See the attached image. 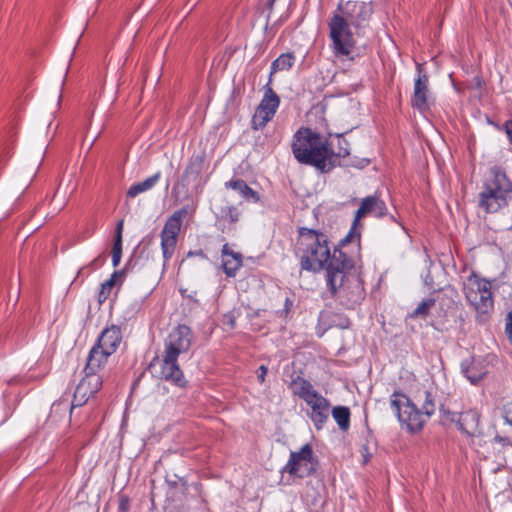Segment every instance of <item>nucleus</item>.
Here are the masks:
<instances>
[{
	"mask_svg": "<svg viewBox=\"0 0 512 512\" xmlns=\"http://www.w3.org/2000/svg\"><path fill=\"white\" fill-rule=\"evenodd\" d=\"M180 293L183 297L185 298H188L189 300L193 301V302H198L197 299L195 298L197 292L194 291L190 294H188V289H180Z\"/></svg>",
	"mask_w": 512,
	"mask_h": 512,
	"instance_id": "40",
	"label": "nucleus"
},
{
	"mask_svg": "<svg viewBox=\"0 0 512 512\" xmlns=\"http://www.w3.org/2000/svg\"><path fill=\"white\" fill-rule=\"evenodd\" d=\"M462 371H463L464 375L467 377V379L473 384L478 383L483 378L482 374L474 373L472 367H466V368L463 367Z\"/></svg>",
	"mask_w": 512,
	"mask_h": 512,
	"instance_id": "34",
	"label": "nucleus"
},
{
	"mask_svg": "<svg viewBox=\"0 0 512 512\" xmlns=\"http://www.w3.org/2000/svg\"><path fill=\"white\" fill-rule=\"evenodd\" d=\"M368 461V456H365L364 462Z\"/></svg>",
	"mask_w": 512,
	"mask_h": 512,
	"instance_id": "48",
	"label": "nucleus"
},
{
	"mask_svg": "<svg viewBox=\"0 0 512 512\" xmlns=\"http://www.w3.org/2000/svg\"><path fill=\"white\" fill-rule=\"evenodd\" d=\"M353 267L354 261L346 253H337L327 269V286L346 309H355L365 298L361 279L349 274Z\"/></svg>",
	"mask_w": 512,
	"mask_h": 512,
	"instance_id": "1",
	"label": "nucleus"
},
{
	"mask_svg": "<svg viewBox=\"0 0 512 512\" xmlns=\"http://www.w3.org/2000/svg\"><path fill=\"white\" fill-rule=\"evenodd\" d=\"M106 261V257L101 254L98 257H96L94 260L91 261L89 266L92 268V270H96L100 268Z\"/></svg>",
	"mask_w": 512,
	"mask_h": 512,
	"instance_id": "36",
	"label": "nucleus"
},
{
	"mask_svg": "<svg viewBox=\"0 0 512 512\" xmlns=\"http://www.w3.org/2000/svg\"><path fill=\"white\" fill-rule=\"evenodd\" d=\"M222 268L227 277H235L237 271L242 267L243 257L239 252L229 248L226 243L221 250Z\"/></svg>",
	"mask_w": 512,
	"mask_h": 512,
	"instance_id": "18",
	"label": "nucleus"
},
{
	"mask_svg": "<svg viewBox=\"0 0 512 512\" xmlns=\"http://www.w3.org/2000/svg\"><path fill=\"white\" fill-rule=\"evenodd\" d=\"M475 81H476V85H477V87H480V86H481V84H482V82H481L480 78H479V77H475Z\"/></svg>",
	"mask_w": 512,
	"mask_h": 512,
	"instance_id": "43",
	"label": "nucleus"
},
{
	"mask_svg": "<svg viewBox=\"0 0 512 512\" xmlns=\"http://www.w3.org/2000/svg\"><path fill=\"white\" fill-rule=\"evenodd\" d=\"M122 230L123 221L117 224L115 240L112 248V264L117 267L121 261L122 256Z\"/></svg>",
	"mask_w": 512,
	"mask_h": 512,
	"instance_id": "29",
	"label": "nucleus"
},
{
	"mask_svg": "<svg viewBox=\"0 0 512 512\" xmlns=\"http://www.w3.org/2000/svg\"><path fill=\"white\" fill-rule=\"evenodd\" d=\"M435 411V403L432 394L429 391H424V402L422 404V415L426 416V421L431 417Z\"/></svg>",
	"mask_w": 512,
	"mask_h": 512,
	"instance_id": "33",
	"label": "nucleus"
},
{
	"mask_svg": "<svg viewBox=\"0 0 512 512\" xmlns=\"http://www.w3.org/2000/svg\"><path fill=\"white\" fill-rule=\"evenodd\" d=\"M328 26L334 55L337 57H348L352 53L355 45L351 31V23L343 19L337 13H334Z\"/></svg>",
	"mask_w": 512,
	"mask_h": 512,
	"instance_id": "8",
	"label": "nucleus"
},
{
	"mask_svg": "<svg viewBox=\"0 0 512 512\" xmlns=\"http://www.w3.org/2000/svg\"><path fill=\"white\" fill-rule=\"evenodd\" d=\"M111 355L112 354L109 351L94 344L87 357L84 372L98 374L99 370L105 366L109 356Z\"/></svg>",
	"mask_w": 512,
	"mask_h": 512,
	"instance_id": "19",
	"label": "nucleus"
},
{
	"mask_svg": "<svg viewBox=\"0 0 512 512\" xmlns=\"http://www.w3.org/2000/svg\"><path fill=\"white\" fill-rule=\"evenodd\" d=\"M512 195V182L500 166L490 169V177L485 180L479 193L478 205L486 213H495L508 205Z\"/></svg>",
	"mask_w": 512,
	"mask_h": 512,
	"instance_id": "4",
	"label": "nucleus"
},
{
	"mask_svg": "<svg viewBox=\"0 0 512 512\" xmlns=\"http://www.w3.org/2000/svg\"><path fill=\"white\" fill-rule=\"evenodd\" d=\"M216 216L222 232H226L232 228L230 226L226 227L225 223H236L239 220V211L234 206H226L222 207Z\"/></svg>",
	"mask_w": 512,
	"mask_h": 512,
	"instance_id": "23",
	"label": "nucleus"
},
{
	"mask_svg": "<svg viewBox=\"0 0 512 512\" xmlns=\"http://www.w3.org/2000/svg\"><path fill=\"white\" fill-rule=\"evenodd\" d=\"M368 461V456H365L364 462Z\"/></svg>",
	"mask_w": 512,
	"mask_h": 512,
	"instance_id": "49",
	"label": "nucleus"
},
{
	"mask_svg": "<svg viewBox=\"0 0 512 512\" xmlns=\"http://www.w3.org/2000/svg\"><path fill=\"white\" fill-rule=\"evenodd\" d=\"M291 389L293 394L298 396L304 402L318 393L310 381L300 376L292 380Z\"/></svg>",
	"mask_w": 512,
	"mask_h": 512,
	"instance_id": "21",
	"label": "nucleus"
},
{
	"mask_svg": "<svg viewBox=\"0 0 512 512\" xmlns=\"http://www.w3.org/2000/svg\"><path fill=\"white\" fill-rule=\"evenodd\" d=\"M150 368L156 377L168 381L181 388L186 386L187 382L184 378L182 370L179 367L178 357L163 353L161 359L159 357H155L151 361Z\"/></svg>",
	"mask_w": 512,
	"mask_h": 512,
	"instance_id": "11",
	"label": "nucleus"
},
{
	"mask_svg": "<svg viewBox=\"0 0 512 512\" xmlns=\"http://www.w3.org/2000/svg\"><path fill=\"white\" fill-rule=\"evenodd\" d=\"M505 329L506 332L512 334V311L507 316Z\"/></svg>",
	"mask_w": 512,
	"mask_h": 512,
	"instance_id": "41",
	"label": "nucleus"
},
{
	"mask_svg": "<svg viewBox=\"0 0 512 512\" xmlns=\"http://www.w3.org/2000/svg\"><path fill=\"white\" fill-rule=\"evenodd\" d=\"M390 403L399 422L408 432L416 433L422 430L426 416L422 415L421 410L405 394L394 392Z\"/></svg>",
	"mask_w": 512,
	"mask_h": 512,
	"instance_id": "6",
	"label": "nucleus"
},
{
	"mask_svg": "<svg viewBox=\"0 0 512 512\" xmlns=\"http://www.w3.org/2000/svg\"><path fill=\"white\" fill-rule=\"evenodd\" d=\"M331 413L340 430L346 432L350 428V409L346 406H336Z\"/></svg>",
	"mask_w": 512,
	"mask_h": 512,
	"instance_id": "26",
	"label": "nucleus"
},
{
	"mask_svg": "<svg viewBox=\"0 0 512 512\" xmlns=\"http://www.w3.org/2000/svg\"><path fill=\"white\" fill-rule=\"evenodd\" d=\"M372 12L371 4L352 0L340 2L335 11V13L351 23L355 28L362 27L369 20Z\"/></svg>",
	"mask_w": 512,
	"mask_h": 512,
	"instance_id": "12",
	"label": "nucleus"
},
{
	"mask_svg": "<svg viewBox=\"0 0 512 512\" xmlns=\"http://www.w3.org/2000/svg\"><path fill=\"white\" fill-rule=\"evenodd\" d=\"M339 150L337 152H334V156L337 157H346L350 154L348 149V143L344 138L337 137Z\"/></svg>",
	"mask_w": 512,
	"mask_h": 512,
	"instance_id": "35",
	"label": "nucleus"
},
{
	"mask_svg": "<svg viewBox=\"0 0 512 512\" xmlns=\"http://www.w3.org/2000/svg\"><path fill=\"white\" fill-rule=\"evenodd\" d=\"M62 406L64 407V410L68 409V404L63 402V401H61L59 403H54L52 405V411H58V410H60L62 408Z\"/></svg>",
	"mask_w": 512,
	"mask_h": 512,
	"instance_id": "42",
	"label": "nucleus"
},
{
	"mask_svg": "<svg viewBox=\"0 0 512 512\" xmlns=\"http://www.w3.org/2000/svg\"><path fill=\"white\" fill-rule=\"evenodd\" d=\"M130 508L129 499L126 496H122L119 502V511L128 512Z\"/></svg>",
	"mask_w": 512,
	"mask_h": 512,
	"instance_id": "37",
	"label": "nucleus"
},
{
	"mask_svg": "<svg viewBox=\"0 0 512 512\" xmlns=\"http://www.w3.org/2000/svg\"><path fill=\"white\" fill-rule=\"evenodd\" d=\"M84 374L75 389L70 412L74 407L83 406L102 387V377L99 374L88 372H84Z\"/></svg>",
	"mask_w": 512,
	"mask_h": 512,
	"instance_id": "14",
	"label": "nucleus"
},
{
	"mask_svg": "<svg viewBox=\"0 0 512 512\" xmlns=\"http://www.w3.org/2000/svg\"><path fill=\"white\" fill-rule=\"evenodd\" d=\"M124 277V271L122 270H119V271H115L111 277L106 280L102 285H101V290L99 292V296H98V299H99V302H104L108 296L110 295L111 293V290L112 288L116 285L117 283V280L119 278H123Z\"/></svg>",
	"mask_w": 512,
	"mask_h": 512,
	"instance_id": "30",
	"label": "nucleus"
},
{
	"mask_svg": "<svg viewBox=\"0 0 512 512\" xmlns=\"http://www.w3.org/2000/svg\"><path fill=\"white\" fill-rule=\"evenodd\" d=\"M225 187L238 192L247 201L252 200L256 202L259 200L257 192L249 187L242 179H231L225 183Z\"/></svg>",
	"mask_w": 512,
	"mask_h": 512,
	"instance_id": "22",
	"label": "nucleus"
},
{
	"mask_svg": "<svg viewBox=\"0 0 512 512\" xmlns=\"http://www.w3.org/2000/svg\"><path fill=\"white\" fill-rule=\"evenodd\" d=\"M434 305L435 300L433 298H427L417 306V308L410 314V317L424 319L429 315V312Z\"/></svg>",
	"mask_w": 512,
	"mask_h": 512,
	"instance_id": "32",
	"label": "nucleus"
},
{
	"mask_svg": "<svg viewBox=\"0 0 512 512\" xmlns=\"http://www.w3.org/2000/svg\"><path fill=\"white\" fill-rule=\"evenodd\" d=\"M160 178H161V172H157L154 175L145 179L144 181H141V182L131 185L127 191V197L135 198L139 194L149 191L158 183Z\"/></svg>",
	"mask_w": 512,
	"mask_h": 512,
	"instance_id": "24",
	"label": "nucleus"
},
{
	"mask_svg": "<svg viewBox=\"0 0 512 512\" xmlns=\"http://www.w3.org/2000/svg\"><path fill=\"white\" fill-rule=\"evenodd\" d=\"M504 130L510 143L512 144V120H507L504 123Z\"/></svg>",
	"mask_w": 512,
	"mask_h": 512,
	"instance_id": "39",
	"label": "nucleus"
},
{
	"mask_svg": "<svg viewBox=\"0 0 512 512\" xmlns=\"http://www.w3.org/2000/svg\"><path fill=\"white\" fill-rule=\"evenodd\" d=\"M496 440L499 441V442H504L505 441V438H502L500 436H496Z\"/></svg>",
	"mask_w": 512,
	"mask_h": 512,
	"instance_id": "44",
	"label": "nucleus"
},
{
	"mask_svg": "<svg viewBox=\"0 0 512 512\" xmlns=\"http://www.w3.org/2000/svg\"><path fill=\"white\" fill-rule=\"evenodd\" d=\"M505 421H506L508 424L512 425V422H511V421H509L507 418L505 419Z\"/></svg>",
	"mask_w": 512,
	"mask_h": 512,
	"instance_id": "45",
	"label": "nucleus"
},
{
	"mask_svg": "<svg viewBox=\"0 0 512 512\" xmlns=\"http://www.w3.org/2000/svg\"><path fill=\"white\" fill-rule=\"evenodd\" d=\"M188 214V206L175 211L165 222L161 231V249L165 261L171 259L174 254L178 235L181 230L182 220Z\"/></svg>",
	"mask_w": 512,
	"mask_h": 512,
	"instance_id": "10",
	"label": "nucleus"
},
{
	"mask_svg": "<svg viewBox=\"0 0 512 512\" xmlns=\"http://www.w3.org/2000/svg\"><path fill=\"white\" fill-rule=\"evenodd\" d=\"M317 461L314 458L313 449L310 444H305L299 451H291L289 460L281 469V473H288L291 476L305 478L316 471Z\"/></svg>",
	"mask_w": 512,
	"mask_h": 512,
	"instance_id": "9",
	"label": "nucleus"
},
{
	"mask_svg": "<svg viewBox=\"0 0 512 512\" xmlns=\"http://www.w3.org/2000/svg\"><path fill=\"white\" fill-rule=\"evenodd\" d=\"M280 104V99L278 95L273 91V89L269 86H266V90L264 96L258 105L264 111H268L271 114L275 115Z\"/></svg>",
	"mask_w": 512,
	"mask_h": 512,
	"instance_id": "25",
	"label": "nucleus"
},
{
	"mask_svg": "<svg viewBox=\"0 0 512 512\" xmlns=\"http://www.w3.org/2000/svg\"><path fill=\"white\" fill-rule=\"evenodd\" d=\"M122 341V332L119 326L110 325L106 327L99 335L95 345L109 351L111 354L115 353L118 346Z\"/></svg>",
	"mask_w": 512,
	"mask_h": 512,
	"instance_id": "17",
	"label": "nucleus"
},
{
	"mask_svg": "<svg viewBox=\"0 0 512 512\" xmlns=\"http://www.w3.org/2000/svg\"><path fill=\"white\" fill-rule=\"evenodd\" d=\"M387 214V206L385 202L377 195H370L361 200L360 206L355 212L354 220L351 225L350 231L340 242L341 246L347 243L357 242L360 246L361 228L360 220L368 215L382 218Z\"/></svg>",
	"mask_w": 512,
	"mask_h": 512,
	"instance_id": "7",
	"label": "nucleus"
},
{
	"mask_svg": "<svg viewBox=\"0 0 512 512\" xmlns=\"http://www.w3.org/2000/svg\"><path fill=\"white\" fill-rule=\"evenodd\" d=\"M274 117L273 114H271L268 111H264L261 108L257 107L253 117H252V128L254 130L261 129L266 126V124Z\"/></svg>",
	"mask_w": 512,
	"mask_h": 512,
	"instance_id": "31",
	"label": "nucleus"
},
{
	"mask_svg": "<svg viewBox=\"0 0 512 512\" xmlns=\"http://www.w3.org/2000/svg\"><path fill=\"white\" fill-rule=\"evenodd\" d=\"M203 162V157L199 155L193 156L190 159L189 164L184 171L183 178L187 181L197 179L200 173L202 172Z\"/></svg>",
	"mask_w": 512,
	"mask_h": 512,
	"instance_id": "27",
	"label": "nucleus"
},
{
	"mask_svg": "<svg viewBox=\"0 0 512 512\" xmlns=\"http://www.w3.org/2000/svg\"><path fill=\"white\" fill-rule=\"evenodd\" d=\"M192 341V331L187 325H178L168 335L164 344V353L179 357L189 350Z\"/></svg>",
	"mask_w": 512,
	"mask_h": 512,
	"instance_id": "13",
	"label": "nucleus"
},
{
	"mask_svg": "<svg viewBox=\"0 0 512 512\" xmlns=\"http://www.w3.org/2000/svg\"><path fill=\"white\" fill-rule=\"evenodd\" d=\"M295 62V56L293 53H283L277 59H275L271 64V74L279 72V71H287L290 70Z\"/></svg>",
	"mask_w": 512,
	"mask_h": 512,
	"instance_id": "28",
	"label": "nucleus"
},
{
	"mask_svg": "<svg viewBox=\"0 0 512 512\" xmlns=\"http://www.w3.org/2000/svg\"><path fill=\"white\" fill-rule=\"evenodd\" d=\"M491 281L472 272L464 284V294L469 304L477 313L479 321H486L494 309Z\"/></svg>",
	"mask_w": 512,
	"mask_h": 512,
	"instance_id": "5",
	"label": "nucleus"
},
{
	"mask_svg": "<svg viewBox=\"0 0 512 512\" xmlns=\"http://www.w3.org/2000/svg\"><path fill=\"white\" fill-rule=\"evenodd\" d=\"M310 411L308 417L313 423L316 430H321L329 420L330 402L327 398L322 396L319 392L312 398L307 399L305 402Z\"/></svg>",
	"mask_w": 512,
	"mask_h": 512,
	"instance_id": "15",
	"label": "nucleus"
},
{
	"mask_svg": "<svg viewBox=\"0 0 512 512\" xmlns=\"http://www.w3.org/2000/svg\"><path fill=\"white\" fill-rule=\"evenodd\" d=\"M268 368L264 365H261L257 370V377L260 383L265 381V376L267 375Z\"/></svg>",
	"mask_w": 512,
	"mask_h": 512,
	"instance_id": "38",
	"label": "nucleus"
},
{
	"mask_svg": "<svg viewBox=\"0 0 512 512\" xmlns=\"http://www.w3.org/2000/svg\"><path fill=\"white\" fill-rule=\"evenodd\" d=\"M418 77L414 83V93L412 97V106L420 111H424L428 108V96H429V78L426 73H422L420 65L417 66Z\"/></svg>",
	"mask_w": 512,
	"mask_h": 512,
	"instance_id": "16",
	"label": "nucleus"
},
{
	"mask_svg": "<svg viewBox=\"0 0 512 512\" xmlns=\"http://www.w3.org/2000/svg\"><path fill=\"white\" fill-rule=\"evenodd\" d=\"M298 232L295 253L302 270L314 273L323 269L327 271L333 257L337 253H344L341 249H334L331 254L327 236L322 232L305 227L300 228Z\"/></svg>",
	"mask_w": 512,
	"mask_h": 512,
	"instance_id": "3",
	"label": "nucleus"
},
{
	"mask_svg": "<svg viewBox=\"0 0 512 512\" xmlns=\"http://www.w3.org/2000/svg\"><path fill=\"white\" fill-rule=\"evenodd\" d=\"M459 429L467 435H475L479 432L480 414L475 409L461 412L457 417Z\"/></svg>",
	"mask_w": 512,
	"mask_h": 512,
	"instance_id": "20",
	"label": "nucleus"
},
{
	"mask_svg": "<svg viewBox=\"0 0 512 512\" xmlns=\"http://www.w3.org/2000/svg\"><path fill=\"white\" fill-rule=\"evenodd\" d=\"M274 1H275V0H269V4H270V5H273Z\"/></svg>",
	"mask_w": 512,
	"mask_h": 512,
	"instance_id": "46",
	"label": "nucleus"
},
{
	"mask_svg": "<svg viewBox=\"0 0 512 512\" xmlns=\"http://www.w3.org/2000/svg\"><path fill=\"white\" fill-rule=\"evenodd\" d=\"M391 219L395 222H397V220L394 218V216H391Z\"/></svg>",
	"mask_w": 512,
	"mask_h": 512,
	"instance_id": "47",
	"label": "nucleus"
},
{
	"mask_svg": "<svg viewBox=\"0 0 512 512\" xmlns=\"http://www.w3.org/2000/svg\"><path fill=\"white\" fill-rule=\"evenodd\" d=\"M292 152L301 164L315 167L321 173L330 172L334 164V151L328 139L310 128H300L293 136Z\"/></svg>",
	"mask_w": 512,
	"mask_h": 512,
	"instance_id": "2",
	"label": "nucleus"
}]
</instances>
